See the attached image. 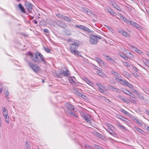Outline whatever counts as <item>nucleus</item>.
Wrapping results in <instances>:
<instances>
[{"mask_svg":"<svg viewBox=\"0 0 149 149\" xmlns=\"http://www.w3.org/2000/svg\"><path fill=\"white\" fill-rule=\"evenodd\" d=\"M28 54L30 56L31 60L34 62L40 63H41V61L39 60L38 57V55L40 57L42 61L44 63L46 64L47 62L45 61L44 59V56L40 53L37 52V53H32L30 52H28Z\"/></svg>","mask_w":149,"mask_h":149,"instance_id":"1","label":"nucleus"},{"mask_svg":"<svg viewBox=\"0 0 149 149\" xmlns=\"http://www.w3.org/2000/svg\"><path fill=\"white\" fill-rule=\"evenodd\" d=\"M79 45V43L76 42H75L71 44L70 45L69 47L71 52L74 55H79L80 53L77 49L78 48Z\"/></svg>","mask_w":149,"mask_h":149,"instance_id":"2","label":"nucleus"},{"mask_svg":"<svg viewBox=\"0 0 149 149\" xmlns=\"http://www.w3.org/2000/svg\"><path fill=\"white\" fill-rule=\"evenodd\" d=\"M65 110L67 111L69 114H71L76 117H78L76 114L74 112H72L71 110H74L75 108L71 104L69 103H66L65 105Z\"/></svg>","mask_w":149,"mask_h":149,"instance_id":"3","label":"nucleus"},{"mask_svg":"<svg viewBox=\"0 0 149 149\" xmlns=\"http://www.w3.org/2000/svg\"><path fill=\"white\" fill-rule=\"evenodd\" d=\"M28 64L30 67L33 70L34 72L36 73L39 72L40 70V67L36 64L33 63L31 61L28 62Z\"/></svg>","mask_w":149,"mask_h":149,"instance_id":"4","label":"nucleus"},{"mask_svg":"<svg viewBox=\"0 0 149 149\" xmlns=\"http://www.w3.org/2000/svg\"><path fill=\"white\" fill-rule=\"evenodd\" d=\"M75 27L79 28L81 29L84 31L85 32H87L89 33H92L93 32V31H92L90 30L87 27L83 25L76 24L75 25Z\"/></svg>","mask_w":149,"mask_h":149,"instance_id":"5","label":"nucleus"},{"mask_svg":"<svg viewBox=\"0 0 149 149\" xmlns=\"http://www.w3.org/2000/svg\"><path fill=\"white\" fill-rule=\"evenodd\" d=\"M90 42L92 45H96L97 42L96 37L93 35H91L89 39Z\"/></svg>","mask_w":149,"mask_h":149,"instance_id":"6","label":"nucleus"},{"mask_svg":"<svg viewBox=\"0 0 149 149\" xmlns=\"http://www.w3.org/2000/svg\"><path fill=\"white\" fill-rule=\"evenodd\" d=\"M56 24L62 28L65 29L67 27L66 24L63 21L58 20L56 22Z\"/></svg>","mask_w":149,"mask_h":149,"instance_id":"7","label":"nucleus"},{"mask_svg":"<svg viewBox=\"0 0 149 149\" xmlns=\"http://www.w3.org/2000/svg\"><path fill=\"white\" fill-rule=\"evenodd\" d=\"M26 8L29 13H31L32 10L33 6V5L29 2H26L25 3Z\"/></svg>","mask_w":149,"mask_h":149,"instance_id":"8","label":"nucleus"},{"mask_svg":"<svg viewBox=\"0 0 149 149\" xmlns=\"http://www.w3.org/2000/svg\"><path fill=\"white\" fill-rule=\"evenodd\" d=\"M60 76L63 75L65 77L68 76L70 74L69 71L67 69H66L65 71L61 70L60 71Z\"/></svg>","mask_w":149,"mask_h":149,"instance_id":"9","label":"nucleus"},{"mask_svg":"<svg viewBox=\"0 0 149 149\" xmlns=\"http://www.w3.org/2000/svg\"><path fill=\"white\" fill-rule=\"evenodd\" d=\"M97 85L99 88V91L102 93H104V91L106 90L105 87L104 86L102 85V84H97Z\"/></svg>","mask_w":149,"mask_h":149,"instance_id":"10","label":"nucleus"},{"mask_svg":"<svg viewBox=\"0 0 149 149\" xmlns=\"http://www.w3.org/2000/svg\"><path fill=\"white\" fill-rule=\"evenodd\" d=\"M116 79L117 80H118L119 83L124 86H126L128 82V81L127 80H124L121 79H119L118 77L116 78Z\"/></svg>","mask_w":149,"mask_h":149,"instance_id":"11","label":"nucleus"},{"mask_svg":"<svg viewBox=\"0 0 149 149\" xmlns=\"http://www.w3.org/2000/svg\"><path fill=\"white\" fill-rule=\"evenodd\" d=\"M110 128L111 129H109V130H107V131L111 134L113 135L114 136L116 137L117 136V135L116 134V133L112 130V128H113L114 127L113 126L111 125L110 126Z\"/></svg>","mask_w":149,"mask_h":149,"instance_id":"12","label":"nucleus"},{"mask_svg":"<svg viewBox=\"0 0 149 149\" xmlns=\"http://www.w3.org/2000/svg\"><path fill=\"white\" fill-rule=\"evenodd\" d=\"M122 91L125 94L128 95H129L132 97L135 98V95L134 94L132 93L126 89H125L124 90H122Z\"/></svg>","mask_w":149,"mask_h":149,"instance_id":"13","label":"nucleus"},{"mask_svg":"<svg viewBox=\"0 0 149 149\" xmlns=\"http://www.w3.org/2000/svg\"><path fill=\"white\" fill-rule=\"evenodd\" d=\"M96 73L99 75L104 77L106 75L102 71V69L100 68L99 70L96 72Z\"/></svg>","mask_w":149,"mask_h":149,"instance_id":"14","label":"nucleus"},{"mask_svg":"<svg viewBox=\"0 0 149 149\" xmlns=\"http://www.w3.org/2000/svg\"><path fill=\"white\" fill-rule=\"evenodd\" d=\"M83 11L85 13L89 15H91L93 13V12L87 8H83Z\"/></svg>","mask_w":149,"mask_h":149,"instance_id":"15","label":"nucleus"},{"mask_svg":"<svg viewBox=\"0 0 149 149\" xmlns=\"http://www.w3.org/2000/svg\"><path fill=\"white\" fill-rule=\"evenodd\" d=\"M108 86L109 88L112 90L113 91L118 92V91H119V89L115 87H114L112 85H109Z\"/></svg>","mask_w":149,"mask_h":149,"instance_id":"16","label":"nucleus"},{"mask_svg":"<svg viewBox=\"0 0 149 149\" xmlns=\"http://www.w3.org/2000/svg\"><path fill=\"white\" fill-rule=\"evenodd\" d=\"M88 116H89L90 118L91 116L89 115H87V116H83V119H85L86 122L89 123L91 124L92 123L91 121L90 120V119L88 117Z\"/></svg>","mask_w":149,"mask_h":149,"instance_id":"17","label":"nucleus"},{"mask_svg":"<svg viewBox=\"0 0 149 149\" xmlns=\"http://www.w3.org/2000/svg\"><path fill=\"white\" fill-rule=\"evenodd\" d=\"M94 60L96 61L98 63L100 64H102V63H104L103 61L101 60V58L97 57H94L93 59Z\"/></svg>","mask_w":149,"mask_h":149,"instance_id":"18","label":"nucleus"},{"mask_svg":"<svg viewBox=\"0 0 149 149\" xmlns=\"http://www.w3.org/2000/svg\"><path fill=\"white\" fill-rule=\"evenodd\" d=\"M118 32L121 34L123 35L126 37H129L130 36L129 34L124 31H118Z\"/></svg>","mask_w":149,"mask_h":149,"instance_id":"19","label":"nucleus"},{"mask_svg":"<svg viewBox=\"0 0 149 149\" xmlns=\"http://www.w3.org/2000/svg\"><path fill=\"white\" fill-rule=\"evenodd\" d=\"M134 128L137 131L139 132L140 133L144 134V133H145V132L141 129L140 128H139L137 126H134Z\"/></svg>","mask_w":149,"mask_h":149,"instance_id":"20","label":"nucleus"},{"mask_svg":"<svg viewBox=\"0 0 149 149\" xmlns=\"http://www.w3.org/2000/svg\"><path fill=\"white\" fill-rule=\"evenodd\" d=\"M18 7L22 12L24 13H26V11L25 10L24 7L22 6V4L19 3L18 5Z\"/></svg>","mask_w":149,"mask_h":149,"instance_id":"21","label":"nucleus"},{"mask_svg":"<svg viewBox=\"0 0 149 149\" xmlns=\"http://www.w3.org/2000/svg\"><path fill=\"white\" fill-rule=\"evenodd\" d=\"M122 74L124 76L126 77H131L130 74H129L128 72H127L125 71H123L122 72Z\"/></svg>","mask_w":149,"mask_h":149,"instance_id":"22","label":"nucleus"},{"mask_svg":"<svg viewBox=\"0 0 149 149\" xmlns=\"http://www.w3.org/2000/svg\"><path fill=\"white\" fill-rule=\"evenodd\" d=\"M75 79L74 77H70L69 78V80L70 83L72 84H74L75 82Z\"/></svg>","mask_w":149,"mask_h":149,"instance_id":"23","label":"nucleus"},{"mask_svg":"<svg viewBox=\"0 0 149 149\" xmlns=\"http://www.w3.org/2000/svg\"><path fill=\"white\" fill-rule=\"evenodd\" d=\"M62 19H63L64 21L66 22H71L70 19L68 17L63 15L62 16Z\"/></svg>","mask_w":149,"mask_h":149,"instance_id":"24","label":"nucleus"},{"mask_svg":"<svg viewBox=\"0 0 149 149\" xmlns=\"http://www.w3.org/2000/svg\"><path fill=\"white\" fill-rule=\"evenodd\" d=\"M106 57L107 58V59L108 61H110L112 63L114 62V60L111 57L108 55H106Z\"/></svg>","mask_w":149,"mask_h":149,"instance_id":"25","label":"nucleus"},{"mask_svg":"<svg viewBox=\"0 0 149 149\" xmlns=\"http://www.w3.org/2000/svg\"><path fill=\"white\" fill-rule=\"evenodd\" d=\"M120 56L123 58L124 59H125L126 60H128V59H130V58L128 57L127 56H126L124 54H119Z\"/></svg>","mask_w":149,"mask_h":149,"instance_id":"26","label":"nucleus"},{"mask_svg":"<svg viewBox=\"0 0 149 149\" xmlns=\"http://www.w3.org/2000/svg\"><path fill=\"white\" fill-rule=\"evenodd\" d=\"M25 145L26 149H31L30 147L28 141H26L25 142Z\"/></svg>","mask_w":149,"mask_h":149,"instance_id":"27","label":"nucleus"},{"mask_svg":"<svg viewBox=\"0 0 149 149\" xmlns=\"http://www.w3.org/2000/svg\"><path fill=\"white\" fill-rule=\"evenodd\" d=\"M134 122L137 123H138L139 125L142 126V124L141 122H139V121L136 118L134 119Z\"/></svg>","mask_w":149,"mask_h":149,"instance_id":"28","label":"nucleus"},{"mask_svg":"<svg viewBox=\"0 0 149 149\" xmlns=\"http://www.w3.org/2000/svg\"><path fill=\"white\" fill-rule=\"evenodd\" d=\"M111 72L113 75L117 77H118L119 74L118 73L114 71H111Z\"/></svg>","mask_w":149,"mask_h":149,"instance_id":"29","label":"nucleus"},{"mask_svg":"<svg viewBox=\"0 0 149 149\" xmlns=\"http://www.w3.org/2000/svg\"><path fill=\"white\" fill-rule=\"evenodd\" d=\"M113 6H114V7L118 10L119 11H120L121 10V8L119 7L118 5H114L113 4Z\"/></svg>","mask_w":149,"mask_h":149,"instance_id":"30","label":"nucleus"},{"mask_svg":"<svg viewBox=\"0 0 149 149\" xmlns=\"http://www.w3.org/2000/svg\"><path fill=\"white\" fill-rule=\"evenodd\" d=\"M120 111H121L125 115H129L130 114L128 112L123 109H121Z\"/></svg>","mask_w":149,"mask_h":149,"instance_id":"31","label":"nucleus"},{"mask_svg":"<svg viewBox=\"0 0 149 149\" xmlns=\"http://www.w3.org/2000/svg\"><path fill=\"white\" fill-rule=\"evenodd\" d=\"M126 86L129 87L131 89H132L133 88V86L128 81Z\"/></svg>","mask_w":149,"mask_h":149,"instance_id":"32","label":"nucleus"},{"mask_svg":"<svg viewBox=\"0 0 149 149\" xmlns=\"http://www.w3.org/2000/svg\"><path fill=\"white\" fill-rule=\"evenodd\" d=\"M118 126L119 127V128L120 129H123L124 130H125V131H126L127 130V128L126 127H124L123 126V125H118Z\"/></svg>","mask_w":149,"mask_h":149,"instance_id":"33","label":"nucleus"},{"mask_svg":"<svg viewBox=\"0 0 149 149\" xmlns=\"http://www.w3.org/2000/svg\"><path fill=\"white\" fill-rule=\"evenodd\" d=\"M123 64L125 66L127 67H130V64L127 62H123Z\"/></svg>","mask_w":149,"mask_h":149,"instance_id":"34","label":"nucleus"},{"mask_svg":"<svg viewBox=\"0 0 149 149\" xmlns=\"http://www.w3.org/2000/svg\"><path fill=\"white\" fill-rule=\"evenodd\" d=\"M84 146L85 148H86V149H95L92 147L88 145H85Z\"/></svg>","mask_w":149,"mask_h":149,"instance_id":"35","label":"nucleus"},{"mask_svg":"<svg viewBox=\"0 0 149 149\" xmlns=\"http://www.w3.org/2000/svg\"><path fill=\"white\" fill-rule=\"evenodd\" d=\"M65 33L68 35L70 36L71 35V33L69 30L68 29H66L65 31Z\"/></svg>","mask_w":149,"mask_h":149,"instance_id":"36","label":"nucleus"},{"mask_svg":"<svg viewBox=\"0 0 149 149\" xmlns=\"http://www.w3.org/2000/svg\"><path fill=\"white\" fill-rule=\"evenodd\" d=\"M94 146L95 148H96L97 149H104L101 147L100 146L96 144H94Z\"/></svg>","mask_w":149,"mask_h":149,"instance_id":"37","label":"nucleus"},{"mask_svg":"<svg viewBox=\"0 0 149 149\" xmlns=\"http://www.w3.org/2000/svg\"><path fill=\"white\" fill-rule=\"evenodd\" d=\"M53 75L54 76L58 77H60V74H58L56 72H53Z\"/></svg>","mask_w":149,"mask_h":149,"instance_id":"38","label":"nucleus"},{"mask_svg":"<svg viewBox=\"0 0 149 149\" xmlns=\"http://www.w3.org/2000/svg\"><path fill=\"white\" fill-rule=\"evenodd\" d=\"M108 12L110 13L112 15L115 16L114 14H116V13L113 11L112 10H109L108 11Z\"/></svg>","mask_w":149,"mask_h":149,"instance_id":"39","label":"nucleus"},{"mask_svg":"<svg viewBox=\"0 0 149 149\" xmlns=\"http://www.w3.org/2000/svg\"><path fill=\"white\" fill-rule=\"evenodd\" d=\"M63 15L61 14L60 13H59L58 14H56V16L60 18V19H62V16H63Z\"/></svg>","mask_w":149,"mask_h":149,"instance_id":"40","label":"nucleus"},{"mask_svg":"<svg viewBox=\"0 0 149 149\" xmlns=\"http://www.w3.org/2000/svg\"><path fill=\"white\" fill-rule=\"evenodd\" d=\"M130 102L135 104H136V100L133 99H130Z\"/></svg>","mask_w":149,"mask_h":149,"instance_id":"41","label":"nucleus"},{"mask_svg":"<svg viewBox=\"0 0 149 149\" xmlns=\"http://www.w3.org/2000/svg\"><path fill=\"white\" fill-rule=\"evenodd\" d=\"M45 50L48 53H49L50 52V49L48 48H45V47L44 48Z\"/></svg>","mask_w":149,"mask_h":149,"instance_id":"42","label":"nucleus"},{"mask_svg":"<svg viewBox=\"0 0 149 149\" xmlns=\"http://www.w3.org/2000/svg\"><path fill=\"white\" fill-rule=\"evenodd\" d=\"M86 83L89 85H91L93 84V83L91 82L87 79H86Z\"/></svg>","mask_w":149,"mask_h":149,"instance_id":"43","label":"nucleus"},{"mask_svg":"<svg viewBox=\"0 0 149 149\" xmlns=\"http://www.w3.org/2000/svg\"><path fill=\"white\" fill-rule=\"evenodd\" d=\"M118 97L124 102L125 100V99H124L122 96L120 95H118Z\"/></svg>","mask_w":149,"mask_h":149,"instance_id":"44","label":"nucleus"},{"mask_svg":"<svg viewBox=\"0 0 149 149\" xmlns=\"http://www.w3.org/2000/svg\"><path fill=\"white\" fill-rule=\"evenodd\" d=\"M2 83H0V93L2 92V91L3 89V87L2 86Z\"/></svg>","mask_w":149,"mask_h":149,"instance_id":"45","label":"nucleus"},{"mask_svg":"<svg viewBox=\"0 0 149 149\" xmlns=\"http://www.w3.org/2000/svg\"><path fill=\"white\" fill-rule=\"evenodd\" d=\"M133 26L135 27L137 29H138L139 28L140 26L139 25L136 23H135Z\"/></svg>","mask_w":149,"mask_h":149,"instance_id":"46","label":"nucleus"},{"mask_svg":"<svg viewBox=\"0 0 149 149\" xmlns=\"http://www.w3.org/2000/svg\"><path fill=\"white\" fill-rule=\"evenodd\" d=\"M95 135L99 137L100 138H101L102 137V134L97 132L95 133Z\"/></svg>","mask_w":149,"mask_h":149,"instance_id":"47","label":"nucleus"},{"mask_svg":"<svg viewBox=\"0 0 149 149\" xmlns=\"http://www.w3.org/2000/svg\"><path fill=\"white\" fill-rule=\"evenodd\" d=\"M4 93L5 95L6 96V97H7V96L9 95V92L7 91H6L4 92Z\"/></svg>","mask_w":149,"mask_h":149,"instance_id":"48","label":"nucleus"},{"mask_svg":"<svg viewBox=\"0 0 149 149\" xmlns=\"http://www.w3.org/2000/svg\"><path fill=\"white\" fill-rule=\"evenodd\" d=\"M2 110L3 111V112L8 111L4 107L2 108Z\"/></svg>","mask_w":149,"mask_h":149,"instance_id":"49","label":"nucleus"},{"mask_svg":"<svg viewBox=\"0 0 149 149\" xmlns=\"http://www.w3.org/2000/svg\"><path fill=\"white\" fill-rule=\"evenodd\" d=\"M124 21H126L127 22V23L128 24H130V23L131 22V21H130V20H128V19H127L126 18L124 20Z\"/></svg>","mask_w":149,"mask_h":149,"instance_id":"50","label":"nucleus"},{"mask_svg":"<svg viewBox=\"0 0 149 149\" xmlns=\"http://www.w3.org/2000/svg\"><path fill=\"white\" fill-rule=\"evenodd\" d=\"M76 94L79 96L81 97L82 94L81 93L79 92L78 91H77Z\"/></svg>","mask_w":149,"mask_h":149,"instance_id":"51","label":"nucleus"},{"mask_svg":"<svg viewBox=\"0 0 149 149\" xmlns=\"http://www.w3.org/2000/svg\"><path fill=\"white\" fill-rule=\"evenodd\" d=\"M119 118L121 119L123 121H125V120L126 119V118H124L123 116H120V117Z\"/></svg>","mask_w":149,"mask_h":149,"instance_id":"52","label":"nucleus"},{"mask_svg":"<svg viewBox=\"0 0 149 149\" xmlns=\"http://www.w3.org/2000/svg\"><path fill=\"white\" fill-rule=\"evenodd\" d=\"M5 121L8 124H9V118H6L5 119Z\"/></svg>","mask_w":149,"mask_h":149,"instance_id":"53","label":"nucleus"},{"mask_svg":"<svg viewBox=\"0 0 149 149\" xmlns=\"http://www.w3.org/2000/svg\"><path fill=\"white\" fill-rule=\"evenodd\" d=\"M135 50L136 51V52L138 53H140L141 52V50L138 49L137 48Z\"/></svg>","mask_w":149,"mask_h":149,"instance_id":"54","label":"nucleus"},{"mask_svg":"<svg viewBox=\"0 0 149 149\" xmlns=\"http://www.w3.org/2000/svg\"><path fill=\"white\" fill-rule=\"evenodd\" d=\"M6 115H5L3 116L5 117V119L6 118H9V117L8 115L7 114H6Z\"/></svg>","mask_w":149,"mask_h":149,"instance_id":"55","label":"nucleus"},{"mask_svg":"<svg viewBox=\"0 0 149 149\" xmlns=\"http://www.w3.org/2000/svg\"><path fill=\"white\" fill-rule=\"evenodd\" d=\"M96 36V38H97H97L99 39H102V37L101 36Z\"/></svg>","mask_w":149,"mask_h":149,"instance_id":"56","label":"nucleus"},{"mask_svg":"<svg viewBox=\"0 0 149 149\" xmlns=\"http://www.w3.org/2000/svg\"><path fill=\"white\" fill-rule=\"evenodd\" d=\"M44 31L45 32L48 33L49 32V30L48 29H44Z\"/></svg>","mask_w":149,"mask_h":149,"instance_id":"57","label":"nucleus"},{"mask_svg":"<svg viewBox=\"0 0 149 149\" xmlns=\"http://www.w3.org/2000/svg\"><path fill=\"white\" fill-rule=\"evenodd\" d=\"M135 23L134 22H133L131 21V22L130 23V24H131L133 26Z\"/></svg>","mask_w":149,"mask_h":149,"instance_id":"58","label":"nucleus"},{"mask_svg":"<svg viewBox=\"0 0 149 149\" xmlns=\"http://www.w3.org/2000/svg\"><path fill=\"white\" fill-rule=\"evenodd\" d=\"M6 113H7V114L8 115V111H6V112H3V115L4 116V115H6Z\"/></svg>","mask_w":149,"mask_h":149,"instance_id":"59","label":"nucleus"},{"mask_svg":"<svg viewBox=\"0 0 149 149\" xmlns=\"http://www.w3.org/2000/svg\"><path fill=\"white\" fill-rule=\"evenodd\" d=\"M146 113L147 115H149V111L148 110H146Z\"/></svg>","mask_w":149,"mask_h":149,"instance_id":"60","label":"nucleus"},{"mask_svg":"<svg viewBox=\"0 0 149 149\" xmlns=\"http://www.w3.org/2000/svg\"><path fill=\"white\" fill-rule=\"evenodd\" d=\"M134 70L136 72H137L138 71V69L136 67H134Z\"/></svg>","mask_w":149,"mask_h":149,"instance_id":"61","label":"nucleus"},{"mask_svg":"<svg viewBox=\"0 0 149 149\" xmlns=\"http://www.w3.org/2000/svg\"><path fill=\"white\" fill-rule=\"evenodd\" d=\"M86 96L83 95H82L81 96V97L83 98V99H85V97H86Z\"/></svg>","mask_w":149,"mask_h":149,"instance_id":"62","label":"nucleus"},{"mask_svg":"<svg viewBox=\"0 0 149 149\" xmlns=\"http://www.w3.org/2000/svg\"><path fill=\"white\" fill-rule=\"evenodd\" d=\"M124 102L128 104L130 103L128 101L126 100H125Z\"/></svg>","mask_w":149,"mask_h":149,"instance_id":"63","label":"nucleus"},{"mask_svg":"<svg viewBox=\"0 0 149 149\" xmlns=\"http://www.w3.org/2000/svg\"><path fill=\"white\" fill-rule=\"evenodd\" d=\"M146 63L149 65V61L148 60H146Z\"/></svg>","mask_w":149,"mask_h":149,"instance_id":"64","label":"nucleus"}]
</instances>
